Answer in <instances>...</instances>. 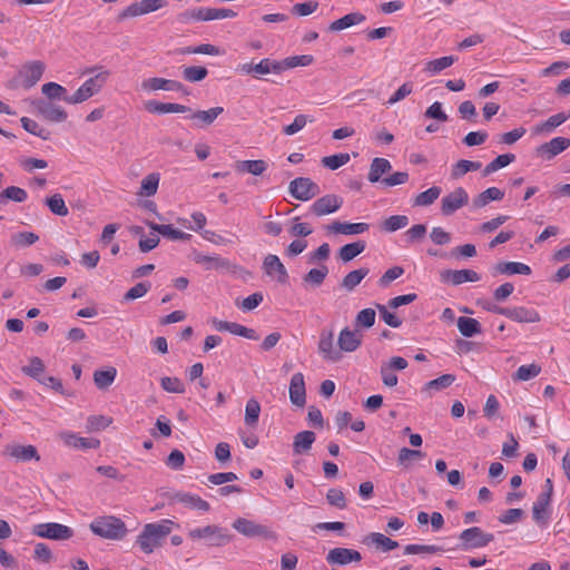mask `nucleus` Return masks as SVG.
Wrapping results in <instances>:
<instances>
[{
  "label": "nucleus",
  "mask_w": 570,
  "mask_h": 570,
  "mask_svg": "<svg viewBox=\"0 0 570 570\" xmlns=\"http://www.w3.org/2000/svg\"><path fill=\"white\" fill-rule=\"evenodd\" d=\"M208 75V70L200 66H190L183 69V77L186 81L198 82L204 80Z\"/></svg>",
  "instance_id": "56"
},
{
  "label": "nucleus",
  "mask_w": 570,
  "mask_h": 570,
  "mask_svg": "<svg viewBox=\"0 0 570 570\" xmlns=\"http://www.w3.org/2000/svg\"><path fill=\"white\" fill-rule=\"evenodd\" d=\"M32 105L37 114L48 121L62 122L68 117L66 110L62 107L55 105L52 101L37 99L32 101Z\"/></svg>",
  "instance_id": "10"
},
{
  "label": "nucleus",
  "mask_w": 570,
  "mask_h": 570,
  "mask_svg": "<svg viewBox=\"0 0 570 570\" xmlns=\"http://www.w3.org/2000/svg\"><path fill=\"white\" fill-rule=\"evenodd\" d=\"M569 147L570 138L554 137L550 141L539 145L534 151L537 157L549 161Z\"/></svg>",
  "instance_id": "13"
},
{
  "label": "nucleus",
  "mask_w": 570,
  "mask_h": 570,
  "mask_svg": "<svg viewBox=\"0 0 570 570\" xmlns=\"http://www.w3.org/2000/svg\"><path fill=\"white\" fill-rule=\"evenodd\" d=\"M117 376V370L114 366H109L106 370H97L94 372V383L98 390H107Z\"/></svg>",
  "instance_id": "36"
},
{
  "label": "nucleus",
  "mask_w": 570,
  "mask_h": 570,
  "mask_svg": "<svg viewBox=\"0 0 570 570\" xmlns=\"http://www.w3.org/2000/svg\"><path fill=\"white\" fill-rule=\"evenodd\" d=\"M363 334L361 331L344 327L338 335L337 344L341 351L351 353L361 346Z\"/></svg>",
  "instance_id": "19"
},
{
  "label": "nucleus",
  "mask_w": 570,
  "mask_h": 570,
  "mask_svg": "<svg viewBox=\"0 0 570 570\" xmlns=\"http://www.w3.org/2000/svg\"><path fill=\"white\" fill-rule=\"evenodd\" d=\"M441 277L444 282H451L453 285H460L465 282H478L481 278L480 275L472 269H446L441 274Z\"/></svg>",
  "instance_id": "22"
},
{
  "label": "nucleus",
  "mask_w": 570,
  "mask_h": 570,
  "mask_svg": "<svg viewBox=\"0 0 570 570\" xmlns=\"http://www.w3.org/2000/svg\"><path fill=\"white\" fill-rule=\"evenodd\" d=\"M160 385L169 393L181 394L185 392V385L178 377L165 376L160 380Z\"/></svg>",
  "instance_id": "61"
},
{
  "label": "nucleus",
  "mask_w": 570,
  "mask_h": 570,
  "mask_svg": "<svg viewBox=\"0 0 570 570\" xmlns=\"http://www.w3.org/2000/svg\"><path fill=\"white\" fill-rule=\"evenodd\" d=\"M109 76V70L99 71L96 76L86 80L73 95L65 97V101L70 105H77L88 100L102 89Z\"/></svg>",
  "instance_id": "3"
},
{
  "label": "nucleus",
  "mask_w": 570,
  "mask_h": 570,
  "mask_svg": "<svg viewBox=\"0 0 570 570\" xmlns=\"http://www.w3.org/2000/svg\"><path fill=\"white\" fill-rule=\"evenodd\" d=\"M375 322V311L373 308H364L360 311L355 318L356 326H363L370 328Z\"/></svg>",
  "instance_id": "64"
},
{
  "label": "nucleus",
  "mask_w": 570,
  "mask_h": 570,
  "mask_svg": "<svg viewBox=\"0 0 570 570\" xmlns=\"http://www.w3.org/2000/svg\"><path fill=\"white\" fill-rule=\"evenodd\" d=\"M481 168V163L461 159L452 168L451 176L456 179L471 170H478Z\"/></svg>",
  "instance_id": "55"
},
{
  "label": "nucleus",
  "mask_w": 570,
  "mask_h": 570,
  "mask_svg": "<svg viewBox=\"0 0 570 570\" xmlns=\"http://www.w3.org/2000/svg\"><path fill=\"white\" fill-rule=\"evenodd\" d=\"M224 112L223 107H214L208 110H198L191 114L190 118L198 121V126H209Z\"/></svg>",
  "instance_id": "40"
},
{
  "label": "nucleus",
  "mask_w": 570,
  "mask_h": 570,
  "mask_svg": "<svg viewBox=\"0 0 570 570\" xmlns=\"http://www.w3.org/2000/svg\"><path fill=\"white\" fill-rule=\"evenodd\" d=\"M365 16L361 12H351L333 21L328 29L330 31H341L355 24L362 23L365 21Z\"/></svg>",
  "instance_id": "32"
},
{
  "label": "nucleus",
  "mask_w": 570,
  "mask_h": 570,
  "mask_svg": "<svg viewBox=\"0 0 570 570\" xmlns=\"http://www.w3.org/2000/svg\"><path fill=\"white\" fill-rule=\"evenodd\" d=\"M20 122H21L22 128L26 131H28L37 137H40L43 140L50 139L51 132L49 130H47L46 128L41 127L37 121H35L28 117H22L20 119Z\"/></svg>",
  "instance_id": "46"
},
{
  "label": "nucleus",
  "mask_w": 570,
  "mask_h": 570,
  "mask_svg": "<svg viewBox=\"0 0 570 570\" xmlns=\"http://www.w3.org/2000/svg\"><path fill=\"white\" fill-rule=\"evenodd\" d=\"M515 160V155L513 154H503L498 156L495 159H493L491 163H489L484 169H483V176H489L492 173L510 165Z\"/></svg>",
  "instance_id": "47"
},
{
  "label": "nucleus",
  "mask_w": 570,
  "mask_h": 570,
  "mask_svg": "<svg viewBox=\"0 0 570 570\" xmlns=\"http://www.w3.org/2000/svg\"><path fill=\"white\" fill-rule=\"evenodd\" d=\"M91 532L108 540H121L126 537L128 529L126 523L115 515L98 517L89 524Z\"/></svg>",
  "instance_id": "2"
},
{
  "label": "nucleus",
  "mask_w": 570,
  "mask_h": 570,
  "mask_svg": "<svg viewBox=\"0 0 570 570\" xmlns=\"http://www.w3.org/2000/svg\"><path fill=\"white\" fill-rule=\"evenodd\" d=\"M178 502L196 510L208 511L209 504L200 497L190 493H177L175 495Z\"/></svg>",
  "instance_id": "42"
},
{
  "label": "nucleus",
  "mask_w": 570,
  "mask_h": 570,
  "mask_svg": "<svg viewBox=\"0 0 570 570\" xmlns=\"http://www.w3.org/2000/svg\"><path fill=\"white\" fill-rule=\"evenodd\" d=\"M494 271L498 274H504V275H513V274H520V275H529L531 274V268L529 265L519 263V262H499L494 266Z\"/></svg>",
  "instance_id": "33"
},
{
  "label": "nucleus",
  "mask_w": 570,
  "mask_h": 570,
  "mask_svg": "<svg viewBox=\"0 0 570 570\" xmlns=\"http://www.w3.org/2000/svg\"><path fill=\"white\" fill-rule=\"evenodd\" d=\"M188 537L191 540H205L209 547L224 546L232 539L223 528L215 524L191 529L188 531Z\"/></svg>",
  "instance_id": "4"
},
{
  "label": "nucleus",
  "mask_w": 570,
  "mask_h": 570,
  "mask_svg": "<svg viewBox=\"0 0 570 570\" xmlns=\"http://www.w3.org/2000/svg\"><path fill=\"white\" fill-rule=\"evenodd\" d=\"M313 62V57L308 55H302V56H294L288 57L284 60H279V63L282 66V72L284 70L295 68L298 66L306 67L309 66Z\"/></svg>",
  "instance_id": "57"
},
{
  "label": "nucleus",
  "mask_w": 570,
  "mask_h": 570,
  "mask_svg": "<svg viewBox=\"0 0 570 570\" xmlns=\"http://www.w3.org/2000/svg\"><path fill=\"white\" fill-rule=\"evenodd\" d=\"M261 405L256 399H249L245 406L244 422L247 426L254 428L258 423Z\"/></svg>",
  "instance_id": "45"
},
{
  "label": "nucleus",
  "mask_w": 570,
  "mask_h": 570,
  "mask_svg": "<svg viewBox=\"0 0 570 570\" xmlns=\"http://www.w3.org/2000/svg\"><path fill=\"white\" fill-rule=\"evenodd\" d=\"M66 443L77 449H97L100 445L97 439L81 438L75 434H68L66 436Z\"/></svg>",
  "instance_id": "51"
},
{
  "label": "nucleus",
  "mask_w": 570,
  "mask_h": 570,
  "mask_svg": "<svg viewBox=\"0 0 570 570\" xmlns=\"http://www.w3.org/2000/svg\"><path fill=\"white\" fill-rule=\"evenodd\" d=\"M316 440V435L313 431H302L295 434L293 441V452L294 454H304L307 453L313 443Z\"/></svg>",
  "instance_id": "29"
},
{
  "label": "nucleus",
  "mask_w": 570,
  "mask_h": 570,
  "mask_svg": "<svg viewBox=\"0 0 570 570\" xmlns=\"http://www.w3.org/2000/svg\"><path fill=\"white\" fill-rule=\"evenodd\" d=\"M551 503L549 493H540L532 507V518L538 524L548 522V508Z\"/></svg>",
  "instance_id": "28"
},
{
  "label": "nucleus",
  "mask_w": 570,
  "mask_h": 570,
  "mask_svg": "<svg viewBox=\"0 0 570 570\" xmlns=\"http://www.w3.org/2000/svg\"><path fill=\"white\" fill-rule=\"evenodd\" d=\"M318 351L323 354L324 358L337 362L341 360L342 354L338 351L334 350L333 346V332H322L321 338L318 342Z\"/></svg>",
  "instance_id": "26"
},
{
  "label": "nucleus",
  "mask_w": 570,
  "mask_h": 570,
  "mask_svg": "<svg viewBox=\"0 0 570 570\" xmlns=\"http://www.w3.org/2000/svg\"><path fill=\"white\" fill-rule=\"evenodd\" d=\"M228 332L253 341H257L259 338L255 330L234 322H230Z\"/></svg>",
  "instance_id": "63"
},
{
  "label": "nucleus",
  "mask_w": 570,
  "mask_h": 570,
  "mask_svg": "<svg viewBox=\"0 0 570 570\" xmlns=\"http://www.w3.org/2000/svg\"><path fill=\"white\" fill-rule=\"evenodd\" d=\"M469 202V195L462 187H456L453 191L445 195L441 200V212L444 216L454 214L458 209L465 206Z\"/></svg>",
  "instance_id": "12"
},
{
  "label": "nucleus",
  "mask_w": 570,
  "mask_h": 570,
  "mask_svg": "<svg viewBox=\"0 0 570 570\" xmlns=\"http://www.w3.org/2000/svg\"><path fill=\"white\" fill-rule=\"evenodd\" d=\"M391 168V163L387 159L376 157L371 163L367 179L371 183H377L381 180L382 175L389 173Z\"/></svg>",
  "instance_id": "38"
},
{
  "label": "nucleus",
  "mask_w": 570,
  "mask_h": 570,
  "mask_svg": "<svg viewBox=\"0 0 570 570\" xmlns=\"http://www.w3.org/2000/svg\"><path fill=\"white\" fill-rule=\"evenodd\" d=\"M141 88L145 91H157V90H167V91H183L184 94H188L184 85L176 80L165 79L160 77H153L145 79L141 82Z\"/></svg>",
  "instance_id": "16"
},
{
  "label": "nucleus",
  "mask_w": 570,
  "mask_h": 570,
  "mask_svg": "<svg viewBox=\"0 0 570 570\" xmlns=\"http://www.w3.org/2000/svg\"><path fill=\"white\" fill-rule=\"evenodd\" d=\"M45 203L49 207L50 212L55 215L67 216L69 213L60 194H55L51 197H47Z\"/></svg>",
  "instance_id": "53"
},
{
  "label": "nucleus",
  "mask_w": 570,
  "mask_h": 570,
  "mask_svg": "<svg viewBox=\"0 0 570 570\" xmlns=\"http://www.w3.org/2000/svg\"><path fill=\"white\" fill-rule=\"evenodd\" d=\"M3 456L13 459L16 462H29L31 460L40 461V455L35 445L12 443L4 446Z\"/></svg>",
  "instance_id": "11"
},
{
  "label": "nucleus",
  "mask_w": 570,
  "mask_h": 570,
  "mask_svg": "<svg viewBox=\"0 0 570 570\" xmlns=\"http://www.w3.org/2000/svg\"><path fill=\"white\" fill-rule=\"evenodd\" d=\"M348 161H350L348 154H336V155L323 157V159H322V164L332 170L340 168L341 166L347 164Z\"/></svg>",
  "instance_id": "62"
},
{
  "label": "nucleus",
  "mask_w": 570,
  "mask_h": 570,
  "mask_svg": "<svg viewBox=\"0 0 570 570\" xmlns=\"http://www.w3.org/2000/svg\"><path fill=\"white\" fill-rule=\"evenodd\" d=\"M32 533L37 537L51 540H68L73 535L71 528L55 522L36 524L32 529Z\"/></svg>",
  "instance_id": "7"
},
{
  "label": "nucleus",
  "mask_w": 570,
  "mask_h": 570,
  "mask_svg": "<svg viewBox=\"0 0 570 570\" xmlns=\"http://www.w3.org/2000/svg\"><path fill=\"white\" fill-rule=\"evenodd\" d=\"M441 188L438 186H433L425 191L420 193L414 198V206H429L433 204L440 196Z\"/></svg>",
  "instance_id": "52"
},
{
  "label": "nucleus",
  "mask_w": 570,
  "mask_h": 570,
  "mask_svg": "<svg viewBox=\"0 0 570 570\" xmlns=\"http://www.w3.org/2000/svg\"><path fill=\"white\" fill-rule=\"evenodd\" d=\"M263 269L265 273L275 278L279 284H286L288 281V273L281 262L278 256L268 254L263 261Z\"/></svg>",
  "instance_id": "17"
},
{
  "label": "nucleus",
  "mask_w": 570,
  "mask_h": 570,
  "mask_svg": "<svg viewBox=\"0 0 570 570\" xmlns=\"http://www.w3.org/2000/svg\"><path fill=\"white\" fill-rule=\"evenodd\" d=\"M459 539L461 541V549L468 551L487 547L494 540V535L492 533L484 532L479 527H472L463 530L460 533Z\"/></svg>",
  "instance_id": "5"
},
{
  "label": "nucleus",
  "mask_w": 570,
  "mask_h": 570,
  "mask_svg": "<svg viewBox=\"0 0 570 570\" xmlns=\"http://www.w3.org/2000/svg\"><path fill=\"white\" fill-rule=\"evenodd\" d=\"M159 181H160V174L159 173L148 174L141 180L140 188H139L137 195L138 196H142V197H151V196H154L157 193V190H158Z\"/></svg>",
  "instance_id": "39"
},
{
  "label": "nucleus",
  "mask_w": 570,
  "mask_h": 570,
  "mask_svg": "<svg viewBox=\"0 0 570 570\" xmlns=\"http://www.w3.org/2000/svg\"><path fill=\"white\" fill-rule=\"evenodd\" d=\"M173 525L171 520L147 523L137 537L136 542L144 553L149 554L163 546L165 539L171 532Z\"/></svg>",
  "instance_id": "1"
},
{
  "label": "nucleus",
  "mask_w": 570,
  "mask_h": 570,
  "mask_svg": "<svg viewBox=\"0 0 570 570\" xmlns=\"http://www.w3.org/2000/svg\"><path fill=\"white\" fill-rule=\"evenodd\" d=\"M370 269L366 267H362L358 269H354L346 274L342 279L341 286L346 291H353L362 279L368 274Z\"/></svg>",
  "instance_id": "44"
},
{
  "label": "nucleus",
  "mask_w": 570,
  "mask_h": 570,
  "mask_svg": "<svg viewBox=\"0 0 570 570\" xmlns=\"http://www.w3.org/2000/svg\"><path fill=\"white\" fill-rule=\"evenodd\" d=\"M507 317L519 323H537L541 320L538 311L524 306L509 307Z\"/></svg>",
  "instance_id": "23"
},
{
  "label": "nucleus",
  "mask_w": 570,
  "mask_h": 570,
  "mask_svg": "<svg viewBox=\"0 0 570 570\" xmlns=\"http://www.w3.org/2000/svg\"><path fill=\"white\" fill-rule=\"evenodd\" d=\"M363 543H365L367 546L374 544L377 548H380L383 552L394 550L399 547V543L396 541H394L379 532H372V533L367 534L364 538Z\"/></svg>",
  "instance_id": "34"
},
{
  "label": "nucleus",
  "mask_w": 570,
  "mask_h": 570,
  "mask_svg": "<svg viewBox=\"0 0 570 570\" xmlns=\"http://www.w3.org/2000/svg\"><path fill=\"white\" fill-rule=\"evenodd\" d=\"M41 91L49 101L56 99H62L65 101V97H69L67 95V89L57 82H47L42 85Z\"/></svg>",
  "instance_id": "50"
},
{
  "label": "nucleus",
  "mask_w": 570,
  "mask_h": 570,
  "mask_svg": "<svg viewBox=\"0 0 570 570\" xmlns=\"http://www.w3.org/2000/svg\"><path fill=\"white\" fill-rule=\"evenodd\" d=\"M328 274V268L325 265L312 268L304 277L303 283L312 287H320Z\"/></svg>",
  "instance_id": "43"
},
{
  "label": "nucleus",
  "mask_w": 570,
  "mask_h": 570,
  "mask_svg": "<svg viewBox=\"0 0 570 570\" xmlns=\"http://www.w3.org/2000/svg\"><path fill=\"white\" fill-rule=\"evenodd\" d=\"M27 191L16 186L7 187L0 193V202H2V199H11L16 203H22L27 199Z\"/></svg>",
  "instance_id": "59"
},
{
  "label": "nucleus",
  "mask_w": 570,
  "mask_h": 570,
  "mask_svg": "<svg viewBox=\"0 0 570 570\" xmlns=\"http://www.w3.org/2000/svg\"><path fill=\"white\" fill-rule=\"evenodd\" d=\"M288 193L297 200L308 202L321 194L320 186L308 177H297L288 185Z\"/></svg>",
  "instance_id": "6"
},
{
  "label": "nucleus",
  "mask_w": 570,
  "mask_h": 570,
  "mask_svg": "<svg viewBox=\"0 0 570 570\" xmlns=\"http://www.w3.org/2000/svg\"><path fill=\"white\" fill-rule=\"evenodd\" d=\"M242 73L250 75L255 78H259L261 76L267 75V73H281L282 72V66L279 61L272 60L268 58L262 59L259 62L254 63H243L238 66L237 69Z\"/></svg>",
  "instance_id": "9"
},
{
  "label": "nucleus",
  "mask_w": 570,
  "mask_h": 570,
  "mask_svg": "<svg viewBox=\"0 0 570 570\" xmlns=\"http://www.w3.org/2000/svg\"><path fill=\"white\" fill-rule=\"evenodd\" d=\"M22 372L38 381V379H40L45 372V364L41 358L33 356L30 360L29 365L22 367Z\"/></svg>",
  "instance_id": "60"
},
{
  "label": "nucleus",
  "mask_w": 570,
  "mask_h": 570,
  "mask_svg": "<svg viewBox=\"0 0 570 570\" xmlns=\"http://www.w3.org/2000/svg\"><path fill=\"white\" fill-rule=\"evenodd\" d=\"M326 229L330 233L335 234L356 235L366 232L368 229V224L333 222L331 225L326 226Z\"/></svg>",
  "instance_id": "25"
},
{
  "label": "nucleus",
  "mask_w": 570,
  "mask_h": 570,
  "mask_svg": "<svg viewBox=\"0 0 570 570\" xmlns=\"http://www.w3.org/2000/svg\"><path fill=\"white\" fill-rule=\"evenodd\" d=\"M541 372V367L538 364L521 365L513 374L512 380L514 382L529 381L538 376Z\"/></svg>",
  "instance_id": "48"
},
{
  "label": "nucleus",
  "mask_w": 570,
  "mask_h": 570,
  "mask_svg": "<svg viewBox=\"0 0 570 570\" xmlns=\"http://www.w3.org/2000/svg\"><path fill=\"white\" fill-rule=\"evenodd\" d=\"M233 528L248 538H275L274 532L266 525L258 524L245 518H238L233 522Z\"/></svg>",
  "instance_id": "8"
},
{
  "label": "nucleus",
  "mask_w": 570,
  "mask_h": 570,
  "mask_svg": "<svg viewBox=\"0 0 570 570\" xmlns=\"http://www.w3.org/2000/svg\"><path fill=\"white\" fill-rule=\"evenodd\" d=\"M45 65L41 61L26 63L20 70L21 83L26 89L33 87L42 77Z\"/></svg>",
  "instance_id": "18"
},
{
  "label": "nucleus",
  "mask_w": 570,
  "mask_h": 570,
  "mask_svg": "<svg viewBox=\"0 0 570 570\" xmlns=\"http://www.w3.org/2000/svg\"><path fill=\"white\" fill-rule=\"evenodd\" d=\"M193 259L196 264L202 265L206 271L229 269L230 267L229 261L218 255H204L195 252Z\"/></svg>",
  "instance_id": "21"
},
{
  "label": "nucleus",
  "mask_w": 570,
  "mask_h": 570,
  "mask_svg": "<svg viewBox=\"0 0 570 570\" xmlns=\"http://www.w3.org/2000/svg\"><path fill=\"white\" fill-rule=\"evenodd\" d=\"M235 169L239 174L248 173L254 176H259L267 169V163L263 159L238 160L235 163Z\"/></svg>",
  "instance_id": "30"
},
{
  "label": "nucleus",
  "mask_w": 570,
  "mask_h": 570,
  "mask_svg": "<svg viewBox=\"0 0 570 570\" xmlns=\"http://www.w3.org/2000/svg\"><path fill=\"white\" fill-rule=\"evenodd\" d=\"M289 400L296 406H304L306 403V389L304 375L298 372L295 373L289 383Z\"/></svg>",
  "instance_id": "20"
},
{
  "label": "nucleus",
  "mask_w": 570,
  "mask_h": 570,
  "mask_svg": "<svg viewBox=\"0 0 570 570\" xmlns=\"http://www.w3.org/2000/svg\"><path fill=\"white\" fill-rule=\"evenodd\" d=\"M455 381V375L453 374H443L441 376H439L438 379H434L430 382H428L424 387H423V392H431V391H441V390H444L446 387H449L450 385H452Z\"/></svg>",
  "instance_id": "49"
},
{
  "label": "nucleus",
  "mask_w": 570,
  "mask_h": 570,
  "mask_svg": "<svg viewBox=\"0 0 570 570\" xmlns=\"http://www.w3.org/2000/svg\"><path fill=\"white\" fill-rule=\"evenodd\" d=\"M504 197V193L498 187H490L484 191L480 193L476 197L473 198L472 205L474 208H482L487 206L490 202H499Z\"/></svg>",
  "instance_id": "31"
},
{
  "label": "nucleus",
  "mask_w": 570,
  "mask_h": 570,
  "mask_svg": "<svg viewBox=\"0 0 570 570\" xmlns=\"http://www.w3.org/2000/svg\"><path fill=\"white\" fill-rule=\"evenodd\" d=\"M366 243L364 240H357L354 243L342 246L338 250V257L344 262H351L357 255L364 252Z\"/></svg>",
  "instance_id": "41"
},
{
  "label": "nucleus",
  "mask_w": 570,
  "mask_h": 570,
  "mask_svg": "<svg viewBox=\"0 0 570 570\" xmlns=\"http://www.w3.org/2000/svg\"><path fill=\"white\" fill-rule=\"evenodd\" d=\"M145 108L150 114H169V112H187L190 110L189 107L173 104V102H159L156 100H149L145 104Z\"/></svg>",
  "instance_id": "27"
},
{
  "label": "nucleus",
  "mask_w": 570,
  "mask_h": 570,
  "mask_svg": "<svg viewBox=\"0 0 570 570\" xmlns=\"http://www.w3.org/2000/svg\"><path fill=\"white\" fill-rule=\"evenodd\" d=\"M456 58L453 56H445L439 59L430 60L426 62L424 70L431 73H439L440 71L449 68L455 62Z\"/></svg>",
  "instance_id": "54"
},
{
  "label": "nucleus",
  "mask_w": 570,
  "mask_h": 570,
  "mask_svg": "<svg viewBox=\"0 0 570 570\" xmlns=\"http://www.w3.org/2000/svg\"><path fill=\"white\" fill-rule=\"evenodd\" d=\"M343 205V198L335 194H327L317 198L311 206V212L316 216H325L337 212Z\"/></svg>",
  "instance_id": "14"
},
{
  "label": "nucleus",
  "mask_w": 570,
  "mask_h": 570,
  "mask_svg": "<svg viewBox=\"0 0 570 570\" xmlns=\"http://www.w3.org/2000/svg\"><path fill=\"white\" fill-rule=\"evenodd\" d=\"M362 556L357 550L348 548L331 549L326 556V562L331 566H347L352 562H360Z\"/></svg>",
  "instance_id": "15"
},
{
  "label": "nucleus",
  "mask_w": 570,
  "mask_h": 570,
  "mask_svg": "<svg viewBox=\"0 0 570 570\" xmlns=\"http://www.w3.org/2000/svg\"><path fill=\"white\" fill-rule=\"evenodd\" d=\"M456 325L459 332L464 337H473L482 332L480 322L472 317L461 316L458 318Z\"/></svg>",
  "instance_id": "37"
},
{
  "label": "nucleus",
  "mask_w": 570,
  "mask_h": 570,
  "mask_svg": "<svg viewBox=\"0 0 570 570\" xmlns=\"http://www.w3.org/2000/svg\"><path fill=\"white\" fill-rule=\"evenodd\" d=\"M409 225V218L405 215H393L386 218L382 225L385 232L393 233Z\"/></svg>",
  "instance_id": "58"
},
{
  "label": "nucleus",
  "mask_w": 570,
  "mask_h": 570,
  "mask_svg": "<svg viewBox=\"0 0 570 570\" xmlns=\"http://www.w3.org/2000/svg\"><path fill=\"white\" fill-rule=\"evenodd\" d=\"M569 117H570V115H566L564 112L556 114V115L549 117L546 121L537 124L533 128V132L534 134H550L557 127L562 125Z\"/></svg>",
  "instance_id": "35"
},
{
  "label": "nucleus",
  "mask_w": 570,
  "mask_h": 570,
  "mask_svg": "<svg viewBox=\"0 0 570 570\" xmlns=\"http://www.w3.org/2000/svg\"><path fill=\"white\" fill-rule=\"evenodd\" d=\"M146 225L160 234L161 236L169 238L171 240H189L191 238L190 234H187L180 229H176L173 227V225H164V224H156L154 222H146Z\"/></svg>",
  "instance_id": "24"
}]
</instances>
